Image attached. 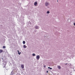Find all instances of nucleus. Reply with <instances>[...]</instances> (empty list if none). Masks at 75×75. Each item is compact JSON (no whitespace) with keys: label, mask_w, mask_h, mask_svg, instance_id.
Segmentation results:
<instances>
[{"label":"nucleus","mask_w":75,"mask_h":75,"mask_svg":"<svg viewBox=\"0 0 75 75\" xmlns=\"http://www.w3.org/2000/svg\"><path fill=\"white\" fill-rule=\"evenodd\" d=\"M49 4V3H48L47 2H46L45 4V5L46 6H48Z\"/></svg>","instance_id":"nucleus-2"},{"label":"nucleus","mask_w":75,"mask_h":75,"mask_svg":"<svg viewBox=\"0 0 75 75\" xmlns=\"http://www.w3.org/2000/svg\"><path fill=\"white\" fill-rule=\"evenodd\" d=\"M23 44H25V41H23Z\"/></svg>","instance_id":"nucleus-8"},{"label":"nucleus","mask_w":75,"mask_h":75,"mask_svg":"<svg viewBox=\"0 0 75 75\" xmlns=\"http://www.w3.org/2000/svg\"><path fill=\"white\" fill-rule=\"evenodd\" d=\"M32 55H33V56H35V54L33 53V54Z\"/></svg>","instance_id":"nucleus-10"},{"label":"nucleus","mask_w":75,"mask_h":75,"mask_svg":"<svg viewBox=\"0 0 75 75\" xmlns=\"http://www.w3.org/2000/svg\"><path fill=\"white\" fill-rule=\"evenodd\" d=\"M38 26H36L35 27V29H38Z\"/></svg>","instance_id":"nucleus-9"},{"label":"nucleus","mask_w":75,"mask_h":75,"mask_svg":"<svg viewBox=\"0 0 75 75\" xmlns=\"http://www.w3.org/2000/svg\"><path fill=\"white\" fill-rule=\"evenodd\" d=\"M74 25L75 26V23H74Z\"/></svg>","instance_id":"nucleus-16"},{"label":"nucleus","mask_w":75,"mask_h":75,"mask_svg":"<svg viewBox=\"0 0 75 75\" xmlns=\"http://www.w3.org/2000/svg\"><path fill=\"white\" fill-rule=\"evenodd\" d=\"M66 65H67V64H66Z\"/></svg>","instance_id":"nucleus-21"},{"label":"nucleus","mask_w":75,"mask_h":75,"mask_svg":"<svg viewBox=\"0 0 75 75\" xmlns=\"http://www.w3.org/2000/svg\"><path fill=\"white\" fill-rule=\"evenodd\" d=\"M5 67V66H4V68Z\"/></svg>","instance_id":"nucleus-19"},{"label":"nucleus","mask_w":75,"mask_h":75,"mask_svg":"<svg viewBox=\"0 0 75 75\" xmlns=\"http://www.w3.org/2000/svg\"><path fill=\"white\" fill-rule=\"evenodd\" d=\"M3 50H0V53H1V52H3Z\"/></svg>","instance_id":"nucleus-7"},{"label":"nucleus","mask_w":75,"mask_h":75,"mask_svg":"<svg viewBox=\"0 0 75 75\" xmlns=\"http://www.w3.org/2000/svg\"><path fill=\"white\" fill-rule=\"evenodd\" d=\"M46 72H47V73H48V71H47Z\"/></svg>","instance_id":"nucleus-15"},{"label":"nucleus","mask_w":75,"mask_h":75,"mask_svg":"<svg viewBox=\"0 0 75 75\" xmlns=\"http://www.w3.org/2000/svg\"><path fill=\"white\" fill-rule=\"evenodd\" d=\"M21 67L22 68V69H23V68H24V65H21Z\"/></svg>","instance_id":"nucleus-3"},{"label":"nucleus","mask_w":75,"mask_h":75,"mask_svg":"<svg viewBox=\"0 0 75 75\" xmlns=\"http://www.w3.org/2000/svg\"><path fill=\"white\" fill-rule=\"evenodd\" d=\"M44 67H45V66H44Z\"/></svg>","instance_id":"nucleus-17"},{"label":"nucleus","mask_w":75,"mask_h":75,"mask_svg":"<svg viewBox=\"0 0 75 75\" xmlns=\"http://www.w3.org/2000/svg\"><path fill=\"white\" fill-rule=\"evenodd\" d=\"M58 1L57 0V2H58Z\"/></svg>","instance_id":"nucleus-20"},{"label":"nucleus","mask_w":75,"mask_h":75,"mask_svg":"<svg viewBox=\"0 0 75 75\" xmlns=\"http://www.w3.org/2000/svg\"><path fill=\"white\" fill-rule=\"evenodd\" d=\"M34 5L35 6H37V2H35L34 3Z\"/></svg>","instance_id":"nucleus-4"},{"label":"nucleus","mask_w":75,"mask_h":75,"mask_svg":"<svg viewBox=\"0 0 75 75\" xmlns=\"http://www.w3.org/2000/svg\"><path fill=\"white\" fill-rule=\"evenodd\" d=\"M58 69H61V67L59 66H58Z\"/></svg>","instance_id":"nucleus-6"},{"label":"nucleus","mask_w":75,"mask_h":75,"mask_svg":"<svg viewBox=\"0 0 75 75\" xmlns=\"http://www.w3.org/2000/svg\"><path fill=\"white\" fill-rule=\"evenodd\" d=\"M48 69H52V68H50V67H48Z\"/></svg>","instance_id":"nucleus-13"},{"label":"nucleus","mask_w":75,"mask_h":75,"mask_svg":"<svg viewBox=\"0 0 75 75\" xmlns=\"http://www.w3.org/2000/svg\"><path fill=\"white\" fill-rule=\"evenodd\" d=\"M3 48H6V46H4L3 47Z\"/></svg>","instance_id":"nucleus-11"},{"label":"nucleus","mask_w":75,"mask_h":75,"mask_svg":"<svg viewBox=\"0 0 75 75\" xmlns=\"http://www.w3.org/2000/svg\"><path fill=\"white\" fill-rule=\"evenodd\" d=\"M18 52H19V51L18 50Z\"/></svg>","instance_id":"nucleus-18"},{"label":"nucleus","mask_w":75,"mask_h":75,"mask_svg":"<svg viewBox=\"0 0 75 75\" xmlns=\"http://www.w3.org/2000/svg\"><path fill=\"white\" fill-rule=\"evenodd\" d=\"M23 47L24 48H27V46H26L25 45H24L23 46Z\"/></svg>","instance_id":"nucleus-5"},{"label":"nucleus","mask_w":75,"mask_h":75,"mask_svg":"<svg viewBox=\"0 0 75 75\" xmlns=\"http://www.w3.org/2000/svg\"><path fill=\"white\" fill-rule=\"evenodd\" d=\"M18 54L19 55H20V54H21V52H20V53H19V52H18Z\"/></svg>","instance_id":"nucleus-14"},{"label":"nucleus","mask_w":75,"mask_h":75,"mask_svg":"<svg viewBox=\"0 0 75 75\" xmlns=\"http://www.w3.org/2000/svg\"><path fill=\"white\" fill-rule=\"evenodd\" d=\"M36 58L38 60L40 59V56L38 55L36 57Z\"/></svg>","instance_id":"nucleus-1"},{"label":"nucleus","mask_w":75,"mask_h":75,"mask_svg":"<svg viewBox=\"0 0 75 75\" xmlns=\"http://www.w3.org/2000/svg\"><path fill=\"white\" fill-rule=\"evenodd\" d=\"M47 14H49V13H50V11H47Z\"/></svg>","instance_id":"nucleus-12"}]
</instances>
